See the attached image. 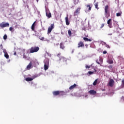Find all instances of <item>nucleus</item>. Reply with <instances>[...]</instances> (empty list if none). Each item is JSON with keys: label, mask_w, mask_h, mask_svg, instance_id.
I'll use <instances>...</instances> for the list:
<instances>
[{"label": "nucleus", "mask_w": 124, "mask_h": 124, "mask_svg": "<svg viewBox=\"0 0 124 124\" xmlns=\"http://www.w3.org/2000/svg\"><path fill=\"white\" fill-rule=\"evenodd\" d=\"M57 57L59 58L58 62L59 63H62V64L66 65L67 64V59L62 56V54L59 53L57 54Z\"/></svg>", "instance_id": "nucleus-1"}, {"label": "nucleus", "mask_w": 124, "mask_h": 124, "mask_svg": "<svg viewBox=\"0 0 124 124\" xmlns=\"http://www.w3.org/2000/svg\"><path fill=\"white\" fill-rule=\"evenodd\" d=\"M30 51L28 50L27 51V54H32V53H36V52H38L39 51V47L38 46H34V47H31L30 49Z\"/></svg>", "instance_id": "nucleus-2"}, {"label": "nucleus", "mask_w": 124, "mask_h": 124, "mask_svg": "<svg viewBox=\"0 0 124 124\" xmlns=\"http://www.w3.org/2000/svg\"><path fill=\"white\" fill-rule=\"evenodd\" d=\"M54 26V24H52L48 27L47 30V34H50V33H51V32L52 31V30L54 29V28H55Z\"/></svg>", "instance_id": "nucleus-3"}, {"label": "nucleus", "mask_w": 124, "mask_h": 124, "mask_svg": "<svg viewBox=\"0 0 124 124\" xmlns=\"http://www.w3.org/2000/svg\"><path fill=\"white\" fill-rule=\"evenodd\" d=\"M80 10H81V8H78L74 13V15L75 16H77L80 14Z\"/></svg>", "instance_id": "nucleus-4"}, {"label": "nucleus", "mask_w": 124, "mask_h": 124, "mask_svg": "<svg viewBox=\"0 0 124 124\" xmlns=\"http://www.w3.org/2000/svg\"><path fill=\"white\" fill-rule=\"evenodd\" d=\"M114 84H115V81H114V80L113 79H110L108 84V86L112 87L114 86Z\"/></svg>", "instance_id": "nucleus-5"}, {"label": "nucleus", "mask_w": 124, "mask_h": 124, "mask_svg": "<svg viewBox=\"0 0 124 124\" xmlns=\"http://www.w3.org/2000/svg\"><path fill=\"white\" fill-rule=\"evenodd\" d=\"M0 28H5L6 27H9V23H1L0 24Z\"/></svg>", "instance_id": "nucleus-6"}, {"label": "nucleus", "mask_w": 124, "mask_h": 124, "mask_svg": "<svg viewBox=\"0 0 124 124\" xmlns=\"http://www.w3.org/2000/svg\"><path fill=\"white\" fill-rule=\"evenodd\" d=\"M108 9H109V6L108 5L105 6V15L109 14V13L108 12Z\"/></svg>", "instance_id": "nucleus-7"}, {"label": "nucleus", "mask_w": 124, "mask_h": 124, "mask_svg": "<svg viewBox=\"0 0 124 124\" xmlns=\"http://www.w3.org/2000/svg\"><path fill=\"white\" fill-rule=\"evenodd\" d=\"M85 45L84 43L82 41H80L78 44V48H80V47H84Z\"/></svg>", "instance_id": "nucleus-8"}, {"label": "nucleus", "mask_w": 124, "mask_h": 124, "mask_svg": "<svg viewBox=\"0 0 124 124\" xmlns=\"http://www.w3.org/2000/svg\"><path fill=\"white\" fill-rule=\"evenodd\" d=\"M3 53H4V57L5 58H6V59H9V55H8V53H7V52H6V50L4 49L3 51Z\"/></svg>", "instance_id": "nucleus-9"}, {"label": "nucleus", "mask_w": 124, "mask_h": 124, "mask_svg": "<svg viewBox=\"0 0 124 124\" xmlns=\"http://www.w3.org/2000/svg\"><path fill=\"white\" fill-rule=\"evenodd\" d=\"M36 77H37V76H34L33 78H25V80L27 82H31V81H32V80H33L34 78H36Z\"/></svg>", "instance_id": "nucleus-10"}, {"label": "nucleus", "mask_w": 124, "mask_h": 124, "mask_svg": "<svg viewBox=\"0 0 124 124\" xmlns=\"http://www.w3.org/2000/svg\"><path fill=\"white\" fill-rule=\"evenodd\" d=\"M107 24H108V25L109 28H112V19H109L108 20Z\"/></svg>", "instance_id": "nucleus-11"}, {"label": "nucleus", "mask_w": 124, "mask_h": 124, "mask_svg": "<svg viewBox=\"0 0 124 124\" xmlns=\"http://www.w3.org/2000/svg\"><path fill=\"white\" fill-rule=\"evenodd\" d=\"M88 93L90 94H92L93 95H94L95 94H96V91L93 90H91L88 92Z\"/></svg>", "instance_id": "nucleus-12"}, {"label": "nucleus", "mask_w": 124, "mask_h": 124, "mask_svg": "<svg viewBox=\"0 0 124 124\" xmlns=\"http://www.w3.org/2000/svg\"><path fill=\"white\" fill-rule=\"evenodd\" d=\"M65 23H66V25L67 26H69V20L68 19V15H67V17H66L65 18Z\"/></svg>", "instance_id": "nucleus-13"}, {"label": "nucleus", "mask_w": 124, "mask_h": 124, "mask_svg": "<svg viewBox=\"0 0 124 124\" xmlns=\"http://www.w3.org/2000/svg\"><path fill=\"white\" fill-rule=\"evenodd\" d=\"M87 8H88V11H91L92 10V7H93V5L92 4H89L86 5Z\"/></svg>", "instance_id": "nucleus-14"}, {"label": "nucleus", "mask_w": 124, "mask_h": 124, "mask_svg": "<svg viewBox=\"0 0 124 124\" xmlns=\"http://www.w3.org/2000/svg\"><path fill=\"white\" fill-rule=\"evenodd\" d=\"M46 16L48 18H51V17H52V15L51 14V13L49 11H46Z\"/></svg>", "instance_id": "nucleus-15"}, {"label": "nucleus", "mask_w": 124, "mask_h": 124, "mask_svg": "<svg viewBox=\"0 0 124 124\" xmlns=\"http://www.w3.org/2000/svg\"><path fill=\"white\" fill-rule=\"evenodd\" d=\"M52 93L55 96L60 95V91H54Z\"/></svg>", "instance_id": "nucleus-16"}, {"label": "nucleus", "mask_w": 124, "mask_h": 124, "mask_svg": "<svg viewBox=\"0 0 124 124\" xmlns=\"http://www.w3.org/2000/svg\"><path fill=\"white\" fill-rule=\"evenodd\" d=\"M35 23H36V21H34L31 25V29L32 31H34V28H35Z\"/></svg>", "instance_id": "nucleus-17"}, {"label": "nucleus", "mask_w": 124, "mask_h": 124, "mask_svg": "<svg viewBox=\"0 0 124 124\" xmlns=\"http://www.w3.org/2000/svg\"><path fill=\"white\" fill-rule=\"evenodd\" d=\"M76 86H77V85H76V84L75 83L73 85H72L69 87V90H73V89H75Z\"/></svg>", "instance_id": "nucleus-18"}, {"label": "nucleus", "mask_w": 124, "mask_h": 124, "mask_svg": "<svg viewBox=\"0 0 124 124\" xmlns=\"http://www.w3.org/2000/svg\"><path fill=\"white\" fill-rule=\"evenodd\" d=\"M23 59H25V60H27L28 61L30 60V57H28L25 53H23Z\"/></svg>", "instance_id": "nucleus-19"}, {"label": "nucleus", "mask_w": 124, "mask_h": 124, "mask_svg": "<svg viewBox=\"0 0 124 124\" xmlns=\"http://www.w3.org/2000/svg\"><path fill=\"white\" fill-rule=\"evenodd\" d=\"M59 95L60 96H62V95H64L65 94H66V93H65V92H64V91H59Z\"/></svg>", "instance_id": "nucleus-20"}, {"label": "nucleus", "mask_w": 124, "mask_h": 124, "mask_svg": "<svg viewBox=\"0 0 124 124\" xmlns=\"http://www.w3.org/2000/svg\"><path fill=\"white\" fill-rule=\"evenodd\" d=\"M83 40H84V41L86 42V41H89L90 42H92V39H89L87 37H84L83 38Z\"/></svg>", "instance_id": "nucleus-21"}, {"label": "nucleus", "mask_w": 124, "mask_h": 124, "mask_svg": "<svg viewBox=\"0 0 124 124\" xmlns=\"http://www.w3.org/2000/svg\"><path fill=\"white\" fill-rule=\"evenodd\" d=\"M108 68H109V69H110V72H113V65H110L109 66H108Z\"/></svg>", "instance_id": "nucleus-22"}, {"label": "nucleus", "mask_w": 124, "mask_h": 124, "mask_svg": "<svg viewBox=\"0 0 124 124\" xmlns=\"http://www.w3.org/2000/svg\"><path fill=\"white\" fill-rule=\"evenodd\" d=\"M44 62H45L44 65H49V60L47 59V60H45Z\"/></svg>", "instance_id": "nucleus-23"}, {"label": "nucleus", "mask_w": 124, "mask_h": 124, "mask_svg": "<svg viewBox=\"0 0 124 124\" xmlns=\"http://www.w3.org/2000/svg\"><path fill=\"white\" fill-rule=\"evenodd\" d=\"M60 48L61 49H62V50L64 49L65 47H64V46H63V43H60Z\"/></svg>", "instance_id": "nucleus-24"}, {"label": "nucleus", "mask_w": 124, "mask_h": 124, "mask_svg": "<svg viewBox=\"0 0 124 124\" xmlns=\"http://www.w3.org/2000/svg\"><path fill=\"white\" fill-rule=\"evenodd\" d=\"M31 67V62H30L27 66V69H30Z\"/></svg>", "instance_id": "nucleus-25"}, {"label": "nucleus", "mask_w": 124, "mask_h": 124, "mask_svg": "<svg viewBox=\"0 0 124 124\" xmlns=\"http://www.w3.org/2000/svg\"><path fill=\"white\" fill-rule=\"evenodd\" d=\"M49 68V65H44V69L45 70H47Z\"/></svg>", "instance_id": "nucleus-26"}, {"label": "nucleus", "mask_w": 124, "mask_h": 124, "mask_svg": "<svg viewBox=\"0 0 124 124\" xmlns=\"http://www.w3.org/2000/svg\"><path fill=\"white\" fill-rule=\"evenodd\" d=\"M96 84H97V79H95L93 83V86H96Z\"/></svg>", "instance_id": "nucleus-27"}, {"label": "nucleus", "mask_w": 124, "mask_h": 124, "mask_svg": "<svg viewBox=\"0 0 124 124\" xmlns=\"http://www.w3.org/2000/svg\"><path fill=\"white\" fill-rule=\"evenodd\" d=\"M94 6H95V7L96 9L98 10L99 9V8H98V4L97 3H96L95 4H94Z\"/></svg>", "instance_id": "nucleus-28"}, {"label": "nucleus", "mask_w": 124, "mask_h": 124, "mask_svg": "<svg viewBox=\"0 0 124 124\" xmlns=\"http://www.w3.org/2000/svg\"><path fill=\"white\" fill-rule=\"evenodd\" d=\"M116 16L117 17H120V16H122V13H116Z\"/></svg>", "instance_id": "nucleus-29"}, {"label": "nucleus", "mask_w": 124, "mask_h": 124, "mask_svg": "<svg viewBox=\"0 0 124 124\" xmlns=\"http://www.w3.org/2000/svg\"><path fill=\"white\" fill-rule=\"evenodd\" d=\"M104 45H105V46H106V47H107V48L110 49V46L109 45L106 44V43H104Z\"/></svg>", "instance_id": "nucleus-30"}, {"label": "nucleus", "mask_w": 124, "mask_h": 124, "mask_svg": "<svg viewBox=\"0 0 124 124\" xmlns=\"http://www.w3.org/2000/svg\"><path fill=\"white\" fill-rule=\"evenodd\" d=\"M68 33L69 36H71V34H72V33L71 32V31L68 30Z\"/></svg>", "instance_id": "nucleus-31"}, {"label": "nucleus", "mask_w": 124, "mask_h": 124, "mask_svg": "<svg viewBox=\"0 0 124 124\" xmlns=\"http://www.w3.org/2000/svg\"><path fill=\"white\" fill-rule=\"evenodd\" d=\"M3 39H4V40H6V39H7V35L5 34L3 36Z\"/></svg>", "instance_id": "nucleus-32"}, {"label": "nucleus", "mask_w": 124, "mask_h": 124, "mask_svg": "<svg viewBox=\"0 0 124 124\" xmlns=\"http://www.w3.org/2000/svg\"><path fill=\"white\" fill-rule=\"evenodd\" d=\"M108 63H109V64H112V63H113V60H108Z\"/></svg>", "instance_id": "nucleus-33"}, {"label": "nucleus", "mask_w": 124, "mask_h": 124, "mask_svg": "<svg viewBox=\"0 0 124 124\" xmlns=\"http://www.w3.org/2000/svg\"><path fill=\"white\" fill-rule=\"evenodd\" d=\"M88 74H89V75H92L93 74V72L89 71L88 72Z\"/></svg>", "instance_id": "nucleus-34"}, {"label": "nucleus", "mask_w": 124, "mask_h": 124, "mask_svg": "<svg viewBox=\"0 0 124 124\" xmlns=\"http://www.w3.org/2000/svg\"><path fill=\"white\" fill-rule=\"evenodd\" d=\"M99 62H101V63H102V62H103V59H102V58H100Z\"/></svg>", "instance_id": "nucleus-35"}, {"label": "nucleus", "mask_w": 124, "mask_h": 124, "mask_svg": "<svg viewBox=\"0 0 124 124\" xmlns=\"http://www.w3.org/2000/svg\"><path fill=\"white\" fill-rule=\"evenodd\" d=\"M14 29L13 28V27H10V28H9V31H13Z\"/></svg>", "instance_id": "nucleus-36"}, {"label": "nucleus", "mask_w": 124, "mask_h": 124, "mask_svg": "<svg viewBox=\"0 0 124 124\" xmlns=\"http://www.w3.org/2000/svg\"><path fill=\"white\" fill-rule=\"evenodd\" d=\"M104 27V23L102 24L100 27V29H102Z\"/></svg>", "instance_id": "nucleus-37"}, {"label": "nucleus", "mask_w": 124, "mask_h": 124, "mask_svg": "<svg viewBox=\"0 0 124 124\" xmlns=\"http://www.w3.org/2000/svg\"><path fill=\"white\" fill-rule=\"evenodd\" d=\"M85 67H86V68H90L91 67V66H89L88 65H86Z\"/></svg>", "instance_id": "nucleus-38"}, {"label": "nucleus", "mask_w": 124, "mask_h": 124, "mask_svg": "<svg viewBox=\"0 0 124 124\" xmlns=\"http://www.w3.org/2000/svg\"><path fill=\"white\" fill-rule=\"evenodd\" d=\"M103 54H104V55H105V54H107V51H103Z\"/></svg>", "instance_id": "nucleus-39"}, {"label": "nucleus", "mask_w": 124, "mask_h": 124, "mask_svg": "<svg viewBox=\"0 0 124 124\" xmlns=\"http://www.w3.org/2000/svg\"><path fill=\"white\" fill-rule=\"evenodd\" d=\"M40 40H44V37H42V38H40Z\"/></svg>", "instance_id": "nucleus-40"}, {"label": "nucleus", "mask_w": 124, "mask_h": 124, "mask_svg": "<svg viewBox=\"0 0 124 124\" xmlns=\"http://www.w3.org/2000/svg\"><path fill=\"white\" fill-rule=\"evenodd\" d=\"M96 62H97V63L98 64H100V63L98 62V60H96Z\"/></svg>", "instance_id": "nucleus-41"}, {"label": "nucleus", "mask_w": 124, "mask_h": 124, "mask_svg": "<svg viewBox=\"0 0 124 124\" xmlns=\"http://www.w3.org/2000/svg\"><path fill=\"white\" fill-rule=\"evenodd\" d=\"M122 85H124V79L122 81Z\"/></svg>", "instance_id": "nucleus-42"}, {"label": "nucleus", "mask_w": 124, "mask_h": 124, "mask_svg": "<svg viewBox=\"0 0 124 124\" xmlns=\"http://www.w3.org/2000/svg\"><path fill=\"white\" fill-rule=\"evenodd\" d=\"M14 55H15V56H16V52H14Z\"/></svg>", "instance_id": "nucleus-43"}, {"label": "nucleus", "mask_w": 124, "mask_h": 124, "mask_svg": "<svg viewBox=\"0 0 124 124\" xmlns=\"http://www.w3.org/2000/svg\"><path fill=\"white\" fill-rule=\"evenodd\" d=\"M94 71L95 72H96V70H95V69H94Z\"/></svg>", "instance_id": "nucleus-44"}, {"label": "nucleus", "mask_w": 124, "mask_h": 124, "mask_svg": "<svg viewBox=\"0 0 124 124\" xmlns=\"http://www.w3.org/2000/svg\"><path fill=\"white\" fill-rule=\"evenodd\" d=\"M23 52H25V49H23Z\"/></svg>", "instance_id": "nucleus-45"}, {"label": "nucleus", "mask_w": 124, "mask_h": 124, "mask_svg": "<svg viewBox=\"0 0 124 124\" xmlns=\"http://www.w3.org/2000/svg\"><path fill=\"white\" fill-rule=\"evenodd\" d=\"M37 0V2H38V0Z\"/></svg>", "instance_id": "nucleus-46"}]
</instances>
